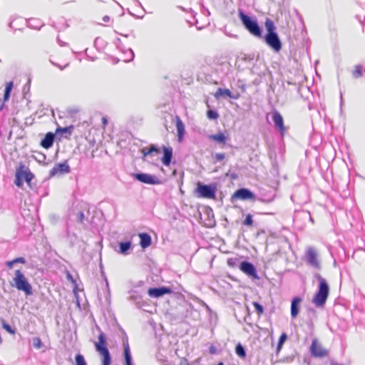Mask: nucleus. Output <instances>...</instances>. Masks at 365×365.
Segmentation results:
<instances>
[{
	"instance_id": "obj_1",
	"label": "nucleus",
	"mask_w": 365,
	"mask_h": 365,
	"mask_svg": "<svg viewBox=\"0 0 365 365\" xmlns=\"http://www.w3.org/2000/svg\"><path fill=\"white\" fill-rule=\"evenodd\" d=\"M316 278L319 281V289L314 295L312 302L317 307H322L326 303L329 293V287L326 281L320 274H317Z\"/></svg>"
},
{
	"instance_id": "obj_2",
	"label": "nucleus",
	"mask_w": 365,
	"mask_h": 365,
	"mask_svg": "<svg viewBox=\"0 0 365 365\" xmlns=\"http://www.w3.org/2000/svg\"><path fill=\"white\" fill-rule=\"evenodd\" d=\"M239 17L244 26L251 34L259 38L262 36V30L256 19L251 18L242 11H239Z\"/></svg>"
},
{
	"instance_id": "obj_3",
	"label": "nucleus",
	"mask_w": 365,
	"mask_h": 365,
	"mask_svg": "<svg viewBox=\"0 0 365 365\" xmlns=\"http://www.w3.org/2000/svg\"><path fill=\"white\" fill-rule=\"evenodd\" d=\"M11 285L18 290L24 292L26 295L32 294L31 285L19 269L15 271Z\"/></svg>"
},
{
	"instance_id": "obj_4",
	"label": "nucleus",
	"mask_w": 365,
	"mask_h": 365,
	"mask_svg": "<svg viewBox=\"0 0 365 365\" xmlns=\"http://www.w3.org/2000/svg\"><path fill=\"white\" fill-rule=\"evenodd\" d=\"M16 179L14 181L15 185L21 187L23 185V182L25 181L28 186L30 187L31 180L34 178V174L30 171L29 168L23 164H21L16 171Z\"/></svg>"
},
{
	"instance_id": "obj_5",
	"label": "nucleus",
	"mask_w": 365,
	"mask_h": 365,
	"mask_svg": "<svg viewBox=\"0 0 365 365\" xmlns=\"http://www.w3.org/2000/svg\"><path fill=\"white\" fill-rule=\"evenodd\" d=\"M96 351L102 356L103 365H110L111 357L108 348L106 347V340L104 334L101 333L98 336V341L95 344Z\"/></svg>"
},
{
	"instance_id": "obj_6",
	"label": "nucleus",
	"mask_w": 365,
	"mask_h": 365,
	"mask_svg": "<svg viewBox=\"0 0 365 365\" xmlns=\"http://www.w3.org/2000/svg\"><path fill=\"white\" fill-rule=\"evenodd\" d=\"M305 259L307 263L311 267L321 269V262L319 257V252L317 248L309 246L305 251Z\"/></svg>"
},
{
	"instance_id": "obj_7",
	"label": "nucleus",
	"mask_w": 365,
	"mask_h": 365,
	"mask_svg": "<svg viewBox=\"0 0 365 365\" xmlns=\"http://www.w3.org/2000/svg\"><path fill=\"white\" fill-rule=\"evenodd\" d=\"M196 192L200 197L213 199L215 197L216 187L211 185H203L199 182Z\"/></svg>"
},
{
	"instance_id": "obj_8",
	"label": "nucleus",
	"mask_w": 365,
	"mask_h": 365,
	"mask_svg": "<svg viewBox=\"0 0 365 365\" xmlns=\"http://www.w3.org/2000/svg\"><path fill=\"white\" fill-rule=\"evenodd\" d=\"M265 42L274 51L278 52L282 48V43L277 33L267 34L264 37Z\"/></svg>"
},
{
	"instance_id": "obj_9",
	"label": "nucleus",
	"mask_w": 365,
	"mask_h": 365,
	"mask_svg": "<svg viewBox=\"0 0 365 365\" xmlns=\"http://www.w3.org/2000/svg\"><path fill=\"white\" fill-rule=\"evenodd\" d=\"M133 177L135 180L148 185H158L160 180L155 175L148 173H135Z\"/></svg>"
},
{
	"instance_id": "obj_10",
	"label": "nucleus",
	"mask_w": 365,
	"mask_h": 365,
	"mask_svg": "<svg viewBox=\"0 0 365 365\" xmlns=\"http://www.w3.org/2000/svg\"><path fill=\"white\" fill-rule=\"evenodd\" d=\"M70 172V166L66 161L58 163L50 170L49 176L61 175Z\"/></svg>"
},
{
	"instance_id": "obj_11",
	"label": "nucleus",
	"mask_w": 365,
	"mask_h": 365,
	"mask_svg": "<svg viewBox=\"0 0 365 365\" xmlns=\"http://www.w3.org/2000/svg\"><path fill=\"white\" fill-rule=\"evenodd\" d=\"M239 267L240 269L247 276L254 279H258L256 268L252 263L247 261H243L240 263Z\"/></svg>"
},
{
	"instance_id": "obj_12",
	"label": "nucleus",
	"mask_w": 365,
	"mask_h": 365,
	"mask_svg": "<svg viewBox=\"0 0 365 365\" xmlns=\"http://www.w3.org/2000/svg\"><path fill=\"white\" fill-rule=\"evenodd\" d=\"M232 198H237L242 200H255V196L253 192L248 189L240 188L234 193Z\"/></svg>"
},
{
	"instance_id": "obj_13",
	"label": "nucleus",
	"mask_w": 365,
	"mask_h": 365,
	"mask_svg": "<svg viewBox=\"0 0 365 365\" xmlns=\"http://www.w3.org/2000/svg\"><path fill=\"white\" fill-rule=\"evenodd\" d=\"M272 118L276 128H277L279 132L283 134L285 132L286 128L284 125V120L281 114L278 111L274 110L272 114Z\"/></svg>"
},
{
	"instance_id": "obj_14",
	"label": "nucleus",
	"mask_w": 365,
	"mask_h": 365,
	"mask_svg": "<svg viewBox=\"0 0 365 365\" xmlns=\"http://www.w3.org/2000/svg\"><path fill=\"white\" fill-rule=\"evenodd\" d=\"M172 292V290L165 287H161L158 288H150L148 291V294L150 297L158 298L163 296L166 294H170Z\"/></svg>"
},
{
	"instance_id": "obj_15",
	"label": "nucleus",
	"mask_w": 365,
	"mask_h": 365,
	"mask_svg": "<svg viewBox=\"0 0 365 365\" xmlns=\"http://www.w3.org/2000/svg\"><path fill=\"white\" fill-rule=\"evenodd\" d=\"M310 351L312 354L314 356L322 357L327 355V352L325 349L322 348L321 344H319L317 339H314L312 341Z\"/></svg>"
},
{
	"instance_id": "obj_16",
	"label": "nucleus",
	"mask_w": 365,
	"mask_h": 365,
	"mask_svg": "<svg viewBox=\"0 0 365 365\" xmlns=\"http://www.w3.org/2000/svg\"><path fill=\"white\" fill-rule=\"evenodd\" d=\"M163 157L162 158V163L164 165L168 166L171 163L173 158V148L171 147L163 146Z\"/></svg>"
},
{
	"instance_id": "obj_17",
	"label": "nucleus",
	"mask_w": 365,
	"mask_h": 365,
	"mask_svg": "<svg viewBox=\"0 0 365 365\" xmlns=\"http://www.w3.org/2000/svg\"><path fill=\"white\" fill-rule=\"evenodd\" d=\"M176 129L178 133V142H181L185 134V125L178 116L176 117Z\"/></svg>"
},
{
	"instance_id": "obj_18",
	"label": "nucleus",
	"mask_w": 365,
	"mask_h": 365,
	"mask_svg": "<svg viewBox=\"0 0 365 365\" xmlns=\"http://www.w3.org/2000/svg\"><path fill=\"white\" fill-rule=\"evenodd\" d=\"M53 140L54 135L51 133H48L41 140V145L44 148H49L53 145Z\"/></svg>"
},
{
	"instance_id": "obj_19",
	"label": "nucleus",
	"mask_w": 365,
	"mask_h": 365,
	"mask_svg": "<svg viewBox=\"0 0 365 365\" xmlns=\"http://www.w3.org/2000/svg\"><path fill=\"white\" fill-rule=\"evenodd\" d=\"M131 242H119V249L117 252L121 255H127L129 253V250L131 249Z\"/></svg>"
},
{
	"instance_id": "obj_20",
	"label": "nucleus",
	"mask_w": 365,
	"mask_h": 365,
	"mask_svg": "<svg viewBox=\"0 0 365 365\" xmlns=\"http://www.w3.org/2000/svg\"><path fill=\"white\" fill-rule=\"evenodd\" d=\"M302 299L299 297H295L292 299L291 304V316L292 318L297 317L299 312V305Z\"/></svg>"
},
{
	"instance_id": "obj_21",
	"label": "nucleus",
	"mask_w": 365,
	"mask_h": 365,
	"mask_svg": "<svg viewBox=\"0 0 365 365\" xmlns=\"http://www.w3.org/2000/svg\"><path fill=\"white\" fill-rule=\"evenodd\" d=\"M140 242V245L143 248H146L149 247L151 244V237L147 233H140L138 235Z\"/></svg>"
},
{
	"instance_id": "obj_22",
	"label": "nucleus",
	"mask_w": 365,
	"mask_h": 365,
	"mask_svg": "<svg viewBox=\"0 0 365 365\" xmlns=\"http://www.w3.org/2000/svg\"><path fill=\"white\" fill-rule=\"evenodd\" d=\"M124 356L126 365H132V358L128 342L124 343Z\"/></svg>"
},
{
	"instance_id": "obj_23",
	"label": "nucleus",
	"mask_w": 365,
	"mask_h": 365,
	"mask_svg": "<svg viewBox=\"0 0 365 365\" xmlns=\"http://www.w3.org/2000/svg\"><path fill=\"white\" fill-rule=\"evenodd\" d=\"M28 24L31 28L34 29H40L43 25V24L39 19H30L28 21Z\"/></svg>"
},
{
	"instance_id": "obj_24",
	"label": "nucleus",
	"mask_w": 365,
	"mask_h": 365,
	"mask_svg": "<svg viewBox=\"0 0 365 365\" xmlns=\"http://www.w3.org/2000/svg\"><path fill=\"white\" fill-rule=\"evenodd\" d=\"M209 138L222 144H225L226 141V138L222 133L211 135L209 136Z\"/></svg>"
},
{
	"instance_id": "obj_25",
	"label": "nucleus",
	"mask_w": 365,
	"mask_h": 365,
	"mask_svg": "<svg viewBox=\"0 0 365 365\" xmlns=\"http://www.w3.org/2000/svg\"><path fill=\"white\" fill-rule=\"evenodd\" d=\"M264 26H265L266 30L267 31V34L276 33L274 31V30H275L274 24L273 21L271 19H267L265 21Z\"/></svg>"
},
{
	"instance_id": "obj_26",
	"label": "nucleus",
	"mask_w": 365,
	"mask_h": 365,
	"mask_svg": "<svg viewBox=\"0 0 365 365\" xmlns=\"http://www.w3.org/2000/svg\"><path fill=\"white\" fill-rule=\"evenodd\" d=\"M227 96L229 98H233L231 91L227 88H219L215 94V96L218 98L219 96Z\"/></svg>"
},
{
	"instance_id": "obj_27",
	"label": "nucleus",
	"mask_w": 365,
	"mask_h": 365,
	"mask_svg": "<svg viewBox=\"0 0 365 365\" xmlns=\"http://www.w3.org/2000/svg\"><path fill=\"white\" fill-rule=\"evenodd\" d=\"M14 83L12 81L8 82L6 85L4 94V100L6 101L9 98L11 91L13 88Z\"/></svg>"
},
{
	"instance_id": "obj_28",
	"label": "nucleus",
	"mask_w": 365,
	"mask_h": 365,
	"mask_svg": "<svg viewBox=\"0 0 365 365\" xmlns=\"http://www.w3.org/2000/svg\"><path fill=\"white\" fill-rule=\"evenodd\" d=\"M125 56L122 58V61L124 62H129L134 58V53L130 48H128L124 51Z\"/></svg>"
},
{
	"instance_id": "obj_29",
	"label": "nucleus",
	"mask_w": 365,
	"mask_h": 365,
	"mask_svg": "<svg viewBox=\"0 0 365 365\" xmlns=\"http://www.w3.org/2000/svg\"><path fill=\"white\" fill-rule=\"evenodd\" d=\"M235 351L236 354L240 357H245L246 356L245 350L240 344L236 346Z\"/></svg>"
},
{
	"instance_id": "obj_30",
	"label": "nucleus",
	"mask_w": 365,
	"mask_h": 365,
	"mask_svg": "<svg viewBox=\"0 0 365 365\" xmlns=\"http://www.w3.org/2000/svg\"><path fill=\"white\" fill-rule=\"evenodd\" d=\"M76 365H87L83 355L78 354L75 357Z\"/></svg>"
},
{
	"instance_id": "obj_31",
	"label": "nucleus",
	"mask_w": 365,
	"mask_h": 365,
	"mask_svg": "<svg viewBox=\"0 0 365 365\" xmlns=\"http://www.w3.org/2000/svg\"><path fill=\"white\" fill-rule=\"evenodd\" d=\"M362 67L361 66H356L354 71H353V76L356 78L363 76Z\"/></svg>"
},
{
	"instance_id": "obj_32",
	"label": "nucleus",
	"mask_w": 365,
	"mask_h": 365,
	"mask_svg": "<svg viewBox=\"0 0 365 365\" xmlns=\"http://www.w3.org/2000/svg\"><path fill=\"white\" fill-rule=\"evenodd\" d=\"M32 344H33L34 347H35L36 349H41L43 346L41 340L38 337H34L32 339Z\"/></svg>"
},
{
	"instance_id": "obj_33",
	"label": "nucleus",
	"mask_w": 365,
	"mask_h": 365,
	"mask_svg": "<svg viewBox=\"0 0 365 365\" xmlns=\"http://www.w3.org/2000/svg\"><path fill=\"white\" fill-rule=\"evenodd\" d=\"M207 118L211 120H215L218 118V114L216 111L209 110L207 113Z\"/></svg>"
},
{
	"instance_id": "obj_34",
	"label": "nucleus",
	"mask_w": 365,
	"mask_h": 365,
	"mask_svg": "<svg viewBox=\"0 0 365 365\" xmlns=\"http://www.w3.org/2000/svg\"><path fill=\"white\" fill-rule=\"evenodd\" d=\"M243 224H244L245 225H247V226H251V225H252V224H253L252 215H250V214H248V215L246 216V217H245V220H244Z\"/></svg>"
},
{
	"instance_id": "obj_35",
	"label": "nucleus",
	"mask_w": 365,
	"mask_h": 365,
	"mask_svg": "<svg viewBox=\"0 0 365 365\" xmlns=\"http://www.w3.org/2000/svg\"><path fill=\"white\" fill-rule=\"evenodd\" d=\"M253 305H254V307H255V309H256L257 312L259 314H262V313H263L264 309H263V307H262L261 304H259V303H257V302H254V303H253Z\"/></svg>"
},
{
	"instance_id": "obj_36",
	"label": "nucleus",
	"mask_w": 365,
	"mask_h": 365,
	"mask_svg": "<svg viewBox=\"0 0 365 365\" xmlns=\"http://www.w3.org/2000/svg\"><path fill=\"white\" fill-rule=\"evenodd\" d=\"M3 328L6 330L9 333L11 334H15V331L14 329L11 328V327L6 324V323H3Z\"/></svg>"
},
{
	"instance_id": "obj_37",
	"label": "nucleus",
	"mask_w": 365,
	"mask_h": 365,
	"mask_svg": "<svg viewBox=\"0 0 365 365\" xmlns=\"http://www.w3.org/2000/svg\"><path fill=\"white\" fill-rule=\"evenodd\" d=\"M225 155L224 153H216L215 155V158L217 161H221L224 158H225Z\"/></svg>"
},
{
	"instance_id": "obj_38",
	"label": "nucleus",
	"mask_w": 365,
	"mask_h": 365,
	"mask_svg": "<svg viewBox=\"0 0 365 365\" xmlns=\"http://www.w3.org/2000/svg\"><path fill=\"white\" fill-rule=\"evenodd\" d=\"M287 339V334H282L279 339V342H278V346H281L284 342V341L286 340Z\"/></svg>"
},
{
	"instance_id": "obj_39",
	"label": "nucleus",
	"mask_w": 365,
	"mask_h": 365,
	"mask_svg": "<svg viewBox=\"0 0 365 365\" xmlns=\"http://www.w3.org/2000/svg\"><path fill=\"white\" fill-rule=\"evenodd\" d=\"M72 130H73V126L66 127V128L59 129V130H61L63 133H71Z\"/></svg>"
},
{
	"instance_id": "obj_40",
	"label": "nucleus",
	"mask_w": 365,
	"mask_h": 365,
	"mask_svg": "<svg viewBox=\"0 0 365 365\" xmlns=\"http://www.w3.org/2000/svg\"><path fill=\"white\" fill-rule=\"evenodd\" d=\"M149 151L150 152V153H153V152H155V153H158L159 152V150L158 148H156V146L152 145L149 148H148Z\"/></svg>"
},
{
	"instance_id": "obj_41",
	"label": "nucleus",
	"mask_w": 365,
	"mask_h": 365,
	"mask_svg": "<svg viewBox=\"0 0 365 365\" xmlns=\"http://www.w3.org/2000/svg\"><path fill=\"white\" fill-rule=\"evenodd\" d=\"M142 153L144 156H148L151 154L150 152L149 151L148 148H143L142 150Z\"/></svg>"
},
{
	"instance_id": "obj_42",
	"label": "nucleus",
	"mask_w": 365,
	"mask_h": 365,
	"mask_svg": "<svg viewBox=\"0 0 365 365\" xmlns=\"http://www.w3.org/2000/svg\"><path fill=\"white\" fill-rule=\"evenodd\" d=\"M83 219H84V214L82 212H80L78 214V220L79 222H83Z\"/></svg>"
},
{
	"instance_id": "obj_43",
	"label": "nucleus",
	"mask_w": 365,
	"mask_h": 365,
	"mask_svg": "<svg viewBox=\"0 0 365 365\" xmlns=\"http://www.w3.org/2000/svg\"><path fill=\"white\" fill-rule=\"evenodd\" d=\"M14 262L15 263H17V262H20V263H25V259L23 258V257H19V258H16L15 259H14Z\"/></svg>"
},
{
	"instance_id": "obj_44",
	"label": "nucleus",
	"mask_w": 365,
	"mask_h": 365,
	"mask_svg": "<svg viewBox=\"0 0 365 365\" xmlns=\"http://www.w3.org/2000/svg\"><path fill=\"white\" fill-rule=\"evenodd\" d=\"M110 20V17L108 16H105L103 18V21L104 22H108Z\"/></svg>"
},
{
	"instance_id": "obj_45",
	"label": "nucleus",
	"mask_w": 365,
	"mask_h": 365,
	"mask_svg": "<svg viewBox=\"0 0 365 365\" xmlns=\"http://www.w3.org/2000/svg\"><path fill=\"white\" fill-rule=\"evenodd\" d=\"M15 262L13 261H10V262H7V264L9 267H11L13 266V264H14Z\"/></svg>"
},
{
	"instance_id": "obj_46",
	"label": "nucleus",
	"mask_w": 365,
	"mask_h": 365,
	"mask_svg": "<svg viewBox=\"0 0 365 365\" xmlns=\"http://www.w3.org/2000/svg\"><path fill=\"white\" fill-rule=\"evenodd\" d=\"M210 351L211 353H215V349H214V347H212H212H210Z\"/></svg>"
},
{
	"instance_id": "obj_47",
	"label": "nucleus",
	"mask_w": 365,
	"mask_h": 365,
	"mask_svg": "<svg viewBox=\"0 0 365 365\" xmlns=\"http://www.w3.org/2000/svg\"><path fill=\"white\" fill-rule=\"evenodd\" d=\"M231 260H232V259H229V260H228V264H230V265L231 264Z\"/></svg>"
},
{
	"instance_id": "obj_48",
	"label": "nucleus",
	"mask_w": 365,
	"mask_h": 365,
	"mask_svg": "<svg viewBox=\"0 0 365 365\" xmlns=\"http://www.w3.org/2000/svg\"><path fill=\"white\" fill-rule=\"evenodd\" d=\"M217 365H224V364L222 362H220L219 364H217Z\"/></svg>"
},
{
	"instance_id": "obj_49",
	"label": "nucleus",
	"mask_w": 365,
	"mask_h": 365,
	"mask_svg": "<svg viewBox=\"0 0 365 365\" xmlns=\"http://www.w3.org/2000/svg\"><path fill=\"white\" fill-rule=\"evenodd\" d=\"M103 123H106V120L105 118H103Z\"/></svg>"
}]
</instances>
